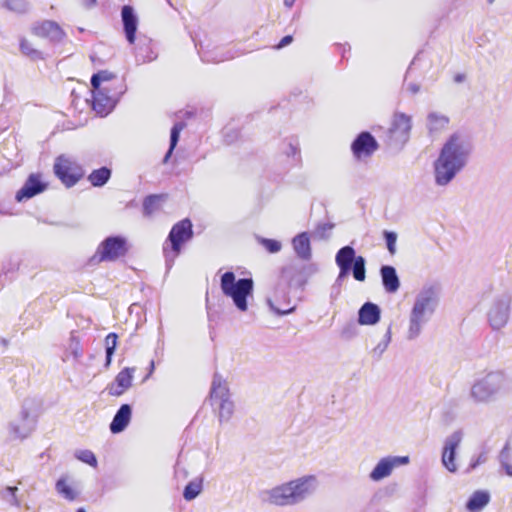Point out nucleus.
<instances>
[{
    "instance_id": "nucleus-32",
    "label": "nucleus",
    "mask_w": 512,
    "mask_h": 512,
    "mask_svg": "<svg viewBox=\"0 0 512 512\" xmlns=\"http://www.w3.org/2000/svg\"><path fill=\"white\" fill-rule=\"evenodd\" d=\"M164 201V197L161 195H152L145 199L144 201V212L147 215L153 214L155 211L160 209L162 203Z\"/></svg>"
},
{
    "instance_id": "nucleus-52",
    "label": "nucleus",
    "mask_w": 512,
    "mask_h": 512,
    "mask_svg": "<svg viewBox=\"0 0 512 512\" xmlns=\"http://www.w3.org/2000/svg\"><path fill=\"white\" fill-rule=\"evenodd\" d=\"M95 1H96V0H87V3H89V4H93V3H95Z\"/></svg>"
},
{
    "instance_id": "nucleus-20",
    "label": "nucleus",
    "mask_w": 512,
    "mask_h": 512,
    "mask_svg": "<svg viewBox=\"0 0 512 512\" xmlns=\"http://www.w3.org/2000/svg\"><path fill=\"white\" fill-rule=\"evenodd\" d=\"M356 252L351 246H344L336 253L335 262L339 267V276L338 278H344L349 274L351 270V265L357 259Z\"/></svg>"
},
{
    "instance_id": "nucleus-48",
    "label": "nucleus",
    "mask_w": 512,
    "mask_h": 512,
    "mask_svg": "<svg viewBox=\"0 0 512 512\" xmlns=\"http://www.w3.org/2000/svg\"><path fill=\"white\" fill-rule=\"evenodd\" d=\"M333 229V225L332 224H323L321 226L318 227V232L321 231V237H324V233L326 231H331Z\"/></svg>"
},
{
    "instance_id": "nucleus-26",
    "label": "nucleus",
    "mask_w": 512,
    "mask_h": 512,
    "mask_svg": "<svg viewBox=\"0 0 512 512\" xmlns=\"http://www.w3.org/2000/svg\"><path fill=\"white\" fill-rule=\"evenodd\" d=\"M292 245L299 258L303 260H309L311 258V245L308 233L303 232L295 236L292 240Z\"/></svg>"
},
{
    "instance_id": "nucleus-24",
    "label": "nucleus",
    "mask_w": 512,
    "mask_h": 512,
    "mask_svg": "<svg viewBox=\"0 0 512 512\" xmlns=\"http://www.w3.org/2000/svg\"><path fill=\"white\" fill-rule=\"evenodd\" d=\"M381 315L380 308L371 302H366L358 312V323L360 325H375L379 322Z\"/></svg>"
},
{
    "instance_id": "nucleus-14",
    "label": "nucleus",
    "mask_w": 512,
    "mask_h": 512,
    "mask_svg": "<svg viewBox=\"0 0 512 512\" xmlns=\"http://www.w3.org/2000/svg\"><path fill=\"white\" fill-rule=\"evenodd\" d=\"M192 237V224L188 219L182 220L173 226L169 240L171 242V248L176 256L181 249V245L188 241Z\"/></svg>"
},
{
    "instance_id": "nucleus-22",
    "label": "nucleus",
    "mask_w": 512,
    "mask_h": 512,
    "mask_svg": "<svg viewBox=\"0 0 512 512\" xmlns=\"http://www.w3.org/2000/svg\"><path fill=\"white\" fill-rule=\"evenodd\" d=\"M94 100L93 109L100 116H106L109 114L115 104L116 100L105 93V90H93Z\"/></svg>"
},
{
    "instance_id": "nucleus-11",
    "label": "nucleus",
    "mask_w": 512,
    "mask_h": 512,
    "mask_svg": "<svg viewBox=\"0 0 512 512\" xmlns=\"http://www.w3.org/2000/svg\"><path fill=\"white\" fill-rule=\"evenodd\" d=\"M510 300L506 297H496L492 300L487 316L494 330L502 329L508 322Z\"/></svg>"
},
{
    "instance_id": "nucleus-35",
    "label": "nucleus",
    "mask_w": 512,
    "mask_h": 512,
    "mask_svg": "<svg viewBox=\"0 0 512 512\" xmlns=\"http://www.w3.org/2000/svg\"><path fill=\"white\" fill-rule=\"evenodd\" d=\"M268 305L270 309L278 315H287L294 311L295 307L290 306L289 300H285L284 305L277 303L276 299H269Z\"/></svg>"
},
{
    "instance_id": "nucleus-49",
    "label": "nucleus",
    "mask_w": 512,
    "mask_h": 512,
    "mask_svg": "<svg viewBox=\"0 0 512 512\" xmlns=\"http://www.w3.org/2000/svg\"><path fill=\"white\" fill-rule=\"evenodd\" d=\"M292 42V37L291 36H285L284 38H282V40L279 42L278 44V48H282V47H285L287 46L288 44H290Z\"/></svg>"
},
{
    "instance_id": "nucleus-29",
    "label": "nucleus",
    "mask_w": 512,
    "mask_h": 512,
    "mask_svg": "<svg viewBox=\"0 0 512 512\" xmlns=\"http://www.w3.org/2000/svg\"><path fill=\"white\" fill-rule=\"evenodd\" d=\"M391 342V329L390 327L386 329L383 336L378 340V342L373 346L371 350V354L373 357L380 358L384 352L387 350L389 344Z\"/></svg>"
},
{
    "instance_id": "nucleus-31",
    "label": "nucleus",
    "mask_w": 512,
    "mask_h": 512,
    "mask_svg": "<svg viewBox=\"0 0 512 512\" xmlns=\"http://www.w3.org/2000/svg\"><path fill=\"white\" fill-rule=\"evenodd\" d=\"M56 490L68 500H74L78 495V492L67 483L65 478H61L57 481Z\"/></svg>"
},
{
    "instance_id": "nucleus-9",
    "label": "nucleus",
    "mask_w": 512,
    "mask_h": 512,
    "mask_svg": "<svg viewBox=\"0 0 512 512\" xmlns=\"http://www.w3.org/2000/svg\"><path fill=\"white\" fill-rule=\"evenodd\" d=\"M54 172L67 186L71 187L83 176L82 168L70 157L61 155L54 164Z\"/></svg>"
},
{
    "instance_id": "nucleus-34",
    "label": "nucleus",
    "mask_w": 512,
    "mask_h": 512,
    "mask_svg": "<svg viewBox=\"0 0 512 512\" xmlns=\"http://www.w3.org/2000/svg\"><path fill=\"white\" fill-rule=\"evenodd\" d=\"M117 339L118 336L115 333H110L105 338V346H106V367L111 364L112 356L117 347Z\"/></svg>"
},
{
    "instance_id": "nucleus-23",
    "label": "nucleus",
    "mask_w": 512,
    "mask_h": 512,
    "mask_svg": "<svg viewBox=\"0 0 512 512\" xmlns=\"http://www.w3.org/2000/svg\"><path fill=\"white\" fill-rule=\"evenodd\" d=\"M126 38L129 43H134L135 33L138 25V18L131 6H124L121 12Z\"/></svg>"
},
{
    "instance_id": "nucleus-44",
    "label": "nucleus",
    "mask_w": 512,
    "mask_h": 512,
    "mask_svg": "<svg viewBox=\"0 0 512 512\" xmlns=\"http://www.w3.org/2000/svg\"><path fill=\"white\" fill-rule=\"evenodd\" d=\"M17 491H18V488L15 486H8L5 489V493L10 496V498L8 499L10 504L15 507H20L21 501L17 496Z\"/></svg>"
},
{
    "instance_id": "nucleus-38",
    "label": "nucleus",
    "mask_w": 512,
    "mask_h": 512,
    "mask_svg": "<svg viewBox=\"0 0 512 512\" xmlns=\"http://www.w3.org/2000/svg\"><path fill=\"white\" fill-rule=\"evenodd\" d=\"M113 78V75L107 71H101L97 74H94L91 78V85L93 90H106V88H101L102 82H107Z\"/></svg>"
},
{
    "instance_id": "nucleus-18",
    "label": "nucleus",
    "mask_w": 512,
    "mask_h": 512,
    "mask_svg": "<svg viewBox=\"0 0 512 512\" xmlns=\"http://www.w3.org/2000/svg\"><path fill=\"white\" fill-rule=\"evenodd\" d=\"M32 32L38 37L48 38L51 41H60L64 36L60 26L56 22L49 20L35 24L32 27Z\"/></svg>"
},
{
    "instance_id": "nucleus-8",
    "label": "nucleus",
    "mask_w": 512,
    "mask_h": 512,
    "mask_svg": "<svg viewBox=\"0 0 512 512\" xmlns=\"http://www.w3.org/2000/svg\"><path fill=\"white\" fill-rule=\"evenodd\" d=\"M410 458L408 456H395L388 455L380 458L373 469L369 473V479L372 482H380L393 474V471L400 467L409 464Z\"/></svg>"
},
{
    "instance_id": "nucleus-6",
    "label": "nucleus",
    "mask_w": 512,
    "mask_h": 512,
    "mask_svg": "<svg viewBox=\"0 0 512 512\" xmlns=\"http://www.w3.org/2000/svg\"><path fill=\"white\" fill-rule=\"evenodd\" d=\"M210 398L218 412L220 422H228L234 413V403L230 399L229 389L225 380L215 374L211 384Z\"/></svg>"
},
{
    "instance_id": "nucleus-37",
    "label": "nucleus",
    "mask_w": 512,
    "mask_h": 512,
    "mask_svg": "<svg viewBox=\"0 0 512 512\" xmlns=\"http://www.w3.org/2000/svg\"><path fill=\"white\" fill-rule=\"evenodd\" d=\"M183 129V125L182 124H176L173 126V128L171 129V135H170V148L164 158V162H167L169 157L171 156L174 148L176 147L177 143H178V140H179V136H180V132L182 131Z\"/></svg>"
},
{
    "instance_id": "nucleus-19",
    "label": "nucleus",
    "mask_w": 512,
    "mask_h": 512,
    "mask_svg": "<svg viewBox=\"0 0 512 512\" xmlns=\"http://www.w3.org/2000/svg\"><path fill=\"white\" fill-rule=\"evenodd\" d=\"M135 368H124L121 370L113 383L109 385V393L113 396H120L127 391L131 385L134 376Z\"/></svg>"
},
{
    "instance_id": "nucleus-17",
    "label": "nucleus",
    "mask_w": 512,
    "mask_h": 512,
    "mask_svg": "<svg viewBox=\"0 0 512 512\" xmlns=\"http://www.w3.org/2000/svg\"><path fill=\"white\" fill-rule=\"evenodd\" d=\"M47 184L42 181L41 175L31 174L23 187L17 192L16 199L21 202L25 199H30L35 195L43 192Z\"/></svg>"
},
{
    "instance_id": "nucleus-50",
    "label": "nucleus",
    "mask_w": 512,
    "mask_h": 512,
    "mask_svg": "<svg viewBox=\"0 0 512 512\" xmlns=\"http://www.w3.org/2000/svg\"><path fill=\"white\" fill-rule=\"evenodd\" d=\"M154 368H155V364H154V361H151V364H150V371H149V374L147 375L146 379L153 373L154 371Z\"/></svg>"
},
{
    "instance_id": "nucleus-42",
    "label": "nucleus",
    "mask_w": 512,
    "mask_h": 512,
    "mask_svg": "<svg viewBox=\"0 0 512 512\" xmlns=\"http://www.w3.org/2000/svg\"><path fill=\"white\" fill-rule=\"evenodd\" d=\"M20 49L22 53H24L27 56H30L32 58H38L40 57V52L32 47V44L28 41L23 39L20 42Z\"/></svg>"
},
{
    "instance_id": "nucleus-12",
    "label": "nucleus",
    "mask_w": 512,
    "mask_h": 512,
    "mask_svg": "<svg viewBox=\"0 0 512 512\" xmlns=\"http://www.w3.org/2000/svg\"><path fill=\"white\" fill-rule=\"evenodd\" d=\"M412 129V117L405 113H395L389 129L390 137L398 143H406Z\"/></svg>"
},
{
    "instance_id": "nucleus-46",
    "label": "nucleus",
    "mask_w": 512,
    "mask_h": 512,
    "mask_svg": "<svg viewBox=\"0 0 512 512\" xmlns=\"http://www.w3.org/2000/svg\"><path fill=\"white\" fill-rule=\"evenodd\" d=\"M486 461V456L485 454H481L479 455L476 460H472L471 464H470V468L471 469H475L478 465L484 463Z\"/></svg>"
},
{
    "instance_id": "nucleus-21",
    "label": "nucleus",
    "mask_w": 512,
    "mask_h": 512,
    "mask_svg": "<svg viewBox=\"0 0 512 512\" xmlns=\"http://www.w3.org/2000/svg\"><path fill=\"white\" fill-rule=\"evenodd\" d=\"M449 118L447 115L432 111L427 115L426 128L430 135H438L448 129Z\"/></svg>"
},
{
    "instance_id": "nucleus-7",
    "label": "nucleus",
    "mask_w": 512,
    "mask_h": 512,
    "mask_svg": "<svg viewBox=\"0 0 512 512\" xmlns=\"http://www.w3.org/2000/svg\"><path fill=\"white\" fill-rule=\"evenodd\" d=\"M36 421L27 410H22L10 420L6 427V436L10 441H23L35 430Z\"/></svg>"
},
{
    "instance_id": "nucleus-10",
    "label": "nucleus",
    "mask_w": 512,
    "mask_h": 512,
    "mask_svg": "<svg viewBox=\"0 0 512 512\" xmlns=\"http://www.w3.org/2000/svg\"><path fill=\"white\" fill-rule=\"evenodd\" d=\"M464 436V431L458 429L447 436L444 441L441 462L442 465L451 473H455L458 470V465L456 462V450L461 445Z\"/></svg>"
},
{
    "instance_id": "nucleus-1",
    "label": "nucleus",
    "mask_w": 512,
    "mask_h": 512,
    "mask_svg": "<svg viewBox=\"0 0 512 512\" xmlns=\"http://www.w3.org/2000/svg\"><path fill=\"white\" fill-rule=\"evenodd\" d=\"M320 489V480L315 474H303L291 478L263 492V499L275 507H293L313 498Z\"/></svg>"
},
{
    "instance_id": "nucleus-30",
    "label": "nucleus",
    "mask_w": 512,
    "mask_h": 512,
    "mask_svg": "<svg viewBox=\"0 0 512 512\" xmlns=\"http://www.w3.org/2000/svg\"><path fill=\"white\" fill-rule=\"evenodd\" d=\"M111 171L108 168L102 167L94 170L89 175V181L93 186H103L110 178Z\"/></svg>"
},
{
    "instance_id": "nucleus-51",
    "label": "nucleus",
    "mask_w": 512,
    "mask_h": 512,
    "mask_svg": "<svg viewBox=\"0 0 512 512\" xmlns=\"http://www.w3.org/2000/svg\"><path fill=\"white\" fill-rule=\"evenodd\" d=\"M295 0H284V4L287 7H291L294 4Z\"/></svg>"
},
{
    "instance_id": "nucleus-4",
    "label": "nucleus",
    "mask_w": 512,
    "mask_h": 512,
    "mask_svg": "<svg viewBox=\"0 0 512 512\" xmlns=\"http://www.w3.org/2000/svg\"><path fill=\"white\" fill-rule=\"evenodd\" d=\"M471 151L472 146L468 138L454 133L442 146L439 156L462 171L469 161Z\"/></svg>"
},
{
    "instance_id": "nucleus-33",
    "label": "nucleus",
    "mask_w": 512,
    "mask_h": 512,
    "mask_svg": "<svg viewBox=\"0 0 512 512\" xmlns=\"http://www.w3.org/2000/svg\"><path fill=\"white\" fill-rule=\"evenodd\" d=\"M366 261L364 257L358 256L355 259V262L351 265V269L353 272V277L355 280L363 282L366 278V269H365Z\"/></svg>"
},
{
    "instance_id": "nucleus-40",
    "label": "nucleus",
    "mask_w": 512,
    "mask_h": 512,
    "mask_svg": "<svg viewBox=\"0 0 512 512\" xmlns=\"http://www.w3.org/2000/svg\"><path fill=\"white\" fill-rule=\"evenodd\" d=\"M384 237L387 244V249L391 255H394L396 253V243H397V234L392 231H385Z\"/></svg>"
},
{
    "instance_id": "nucleus-25",
    "label": "nucleus",
    "mask_w": 512,
    "mask_h": 512,
    "mask_svg": "<svg viewBox=\"0 0 512 512\" xmlns=\"http://www.w3.org/2000/svg\"><path fill=\"white\" fill-rule=\"evenodd\" d=\"M384 289L389 293H395L399 290L400 280L396 273V269L392 266H382L380 270Z\"/></svg>"
},
{
    "instance_id": "nucleus-3",
    "label": "nucleus",
    "mask_w": 512,
    "mask_h": 512,
    "mask_svg": "<svg viewBox=\"0 0 512 512\" xmlns=\"http://www.w3.org/2000/svg\"><path fill=\"white\" fill-rule=\"evenodd\" d=\"M222 293L231 298L236 308L245 312L248 309L247 298L252 295L254 283L250 278L236 280L233 272H225L221 276Z\"/></svg>"
},
{
    "instance_id": "nucleus-39",
    "label": "nucleus",
    "mask_w": 512,
    "mask_h": 512,
    "mask_svg": "<svg viewBox=\"0 0 512 512\" xmlns=\"http://www.w3.org/2000/svg\"><path fill=\"white\" fill-rule=\"evenodd\" d=\"M75 457L78 460H80L92 467L97 466V459H96L94 453L90 450H78L75 453Z\"/></svg>"
},
{
    "instance_id": "nucleus-27",
    "label": "nucleus",
    "mask_w": 512,
    "mask_h": 512,
    "mask_svg": "<svg viewBox=\"0 0 512 512\" xmlns=\"http://www.w3.org/2000/svg\"><path fill=\"white\" fill-rule=\"evenodd\" d=\"M490 502V494L486 490L475 491L466 503L469 512H481Z\"/></svg>"
},
{
    "instance_id": "nucleus-43",
    "label": "nucleus",
    "mask_w": 512,
    "mask_h": 512,
    "mask_svg": "<svg viewBox=\"0 0 512 512\" xmlns=\"http://www.w3.org/2000/svg\"><path fill=\"white\" fill-rule=\"evenodd\" d=\"M261 244L270 252V253H277L281 250V243L277 240L273 239H261Z\"/></svg>"
},
{
    "instance_id": "nucleus-13",
    "label": "nucleus",
    "mask_w": 512,
    "mask_h": 512,
    "mask_svg": "<svg viewBox=\"0 0 512 512\" xmlns=\"http://www.w3.org/2000/svg\"><path fill=\"white\" fill-rule=\"evenodd\" d=\"M461 171L438 155L433 163L434 180L438 186H447Z\"/></svg>"
},
{
    "instance_id": "nucleus-45",
    "label": "nucleus",
    "mask_w": 512,
    "mask_h": 512,
    "mask_svg": "<svg viewBox=\"0 0 512 512\" xmlns=\"http://www.w3.org/2000/svg\"><path fill=\"white\" fill-rule=\"evenodd\" d=\"M500 462H501V467L504 469L505 473L509 477H512V464L508 460V452L502 451V453L500 455Z\"/></svg>"
},
{
    "instance_id": "nucleus-15",
    "label": "nucleus",
    "mask_w": 512,
    "mask_h": 512,
    "mask_svg": "<svg viewBox=\"0 0 512 512\" xmlns=\"http://www.w3.org/2000/svg\"><path fill=\"white\" fill-rule=\"evenodd\" d=\"M377 147L374 137L370 133L363 132L352 143V152L358 160H365L377 150Z\"/></svg>"
},
{
    "instance_id": "nucleus-47",
    "label": "nucleus",
    "mask_w": 512,
    "mask_h": 512,
    "mask_svg": "<svg viewBox=\"0 0 512 512\" xmlns=\"http://www.w3.org/2000/svg\"><path fill=\"white\" fill-rule=\"evenodd\" d=\"M407 90L411 93V94H417L419 91H420V85L418 83H409L407 85Z\"/></svg>"
},
{
    "instance_id": "nucleus-28",
    "label": "nucleus",
    "mask_w": 512,
    "mask_h": 512,
    "mask_svg": "<svg viewBox=\"0 0 512 512\" xmlns=\"http://www.w3.org/2000/svg\"><path fill=\"white\" fill-rule=\"evenodd\" d=\"M131 419V407L128 404H124L117 411L110 425V430L113 433L122 432Z\"/></svg>"
},
{
    "instance_id": "nucleus-53",
    "label": "nucleus",
    "mask_w": 512,
    "mask_h": 512,
    "mask_svg": "<svg viewBox=\"0 0 512 512\" xmlns=\"http://www.w3.org/2000/svg\"><path fill=\"white\" fill-rule=\"evenodd\" d=\"M77 512H86L83 508H79Z\"/></svg>"
},
{
    "instance_id": "nucleus-16",
    "label": "nucleus",
    "mask_w": 512,
    "mask_h": 512,
    "mask_svg": "<svg viewBox=\"0 0 512 512\" xmlns=\"http://www.w3.org/2000/svg\"><path fill=\"white\" fill-rule=\"evenodd\" d=\"M98 252L102 261H114L125 254V241L120 237L107 238Z\"/></svg>"
},
{
    "instance_id": "nucleus-54",
    "label": "nucleus",
    "mask_w": 512,
    "mask_h": 512,
    "mask_svg": "<svg viewBox=\"0 0 512 512\" xmlns=\"http://www.w3.org/2000/svg\"><path fill=\"white\" fill-rule=\"evenodd\" d=\"M489 3H493L495 0H487Z\"/></svg>"
},
{
    "instance_id": "nucleus-36",
    "label": "nucleus",
    "mask_w": 512,
    "mask_h": 512,
    "mask_svg": "<svg viewBox=\"0 0 512 512\" xmlns=\"http://www.w3.org/2000/svg\"><path fill=\"white\" fill-rule=\"evenodd\" d=\"M202 490V481L194 480L191 481L184 490V498L186 500H193L196 498Z\"/></svg>"
},
{
    "instance_id": "nucleus-41",
    "label": "nucleus",
    "mask_w": 512,
    "mask_h": 512,
    "mask_svg": "<svg viewBox=\"0 0 512 512\" xmlns=\"http://www.w3.org/2000/svg\"><path fill=\"white\" fill-rule=\"evenodd\" d=\"M6 7L15 12H25L28 8V4L25 0H7Z\"/></svg>"
},
{
    "instance_id": "nucleus-2",
    "label": "nucleus",
    "mask_w": 512,
    "mask_h": 512,
    "mask_svg": "<svg viewBox=\"0 0 512 512\" xmlns=\"http://www.w3.org/2000/svg\"><path fill=\"white\" fill-rule=\"evenodd\" d=\"M439 290L434 285L423 286L415 295L409 312L406 339L416 340L432 319L439 306Z\"/></svg>"
},
{
    "instance_id": "nucleus-5",
    "label": "nucleus",
    "mask_w": 512,
    "mask_h": 512,
    "mask_svg": "<svg viewBox=\"0 0 512 512\" xmlns=\"http://www.w3.org/2000/svg\"><path fill=\"white\" fill-rule=\"evenodd\" d=\"M506 378L501 373H490L475 382L470 389V397L475 403H488L505 389Z\"/></svg>"
}]
</instances>
